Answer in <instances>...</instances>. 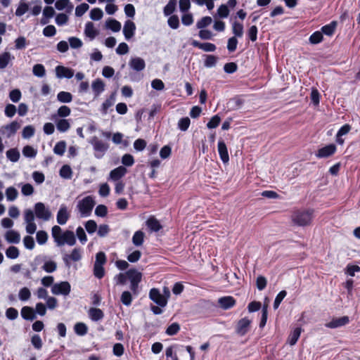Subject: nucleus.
I'll return each instance as SVG.
<instances>
[{
    "label": "nucleus",
    "mask_w": 360,
    "mask_h": 360,
    "mask_svg": "<svg viewBox=\"0 0 360 360\" xmlns=\"http://www.w3.org/2000/svg\"><path fill=\"white\" fill-rule=\"evenodd\" d=\"M6 157L10 161L16 162L20 158V152L17 148H11L6 151Z\"/></svg>",
    "instance_id": "38"
},
{
    "label": "nucleus",
    "mask_w": 360,
    "mask_h": 360,
    "mask_svg": "<svg viewBox=\"0 0 360 360\" xmlns=\"http://www.w3.org/2000/svg\"><path fill=\"white\" fill-rule=\"evenodd\" d=\"M55 14V11L51 6H46L43 11V18L41 20L42 25H46L49 22V19L51 18Z\"/></svg>",
    "instance_id": "30"
},
{
    "label": "nucleus",
    "mask_w": 360,
    "mask_h": 360,
    "mask_svg": "<svg viewBox=\"0 0 360 360\" xmlns=\"http://www.w3.org/2000/svg\"><path fill=\"white\" fill-rule=\"evenodd\" d=\"M5 238L9 243L18 244L20 240V233L14 230H9L5 233Z\"/></svg>",
    "instance_id": "23"
},
{
    "label": "nucleus",
    "mask_w": 360,
    "mask_h": 360,
    "mask_svg": "<svg viewBox=\"0 0 360 360\" xmlns=\"http://www.w3.org/2000/svg\"><path fill=\"white\" fill-rule=\"evenodd\" d=\"M59 174L61 177L68 179L72 177V171L69 165H65L60 168Z\"/></svg>",
    "instance_id": "46"
},
{
    "label": "nucleus",
    "mask_w": 360,
    "mask_h": 360,
    "mask_svg": "<svg viewBox=\"0 0 360 360\" xmlns=\"http://www.w3.org/2000/svg\"><path fill=\"white\" fill-rule=\"evenodd\" d=\"M149 297L160 307H164L167 304V298L162 295L157 288H152L150 290Z\"/></svg>",
    "instance_id": "10"
},
{
    "label": "nucleus",
    "mask_w": 360,
    "mask_h": 360,
    "mask_svg": "<svg viewBox=\"0 0 360 360\" xmlns=\"http://www.w3.org/2000/svg\"><path fill=\"white\" fill-rule=\"evenodd\" d=\"M302 329L301 327H297L290 333L288 338V342L291 346L295 345L297 343L302 333Z\"/></svg>",
    "instance_id": "28"
},
{
    "label": "nucleus",
    "mask_w": 360,
    "mask_h": 360,
    "mask_svg": "<svg viewBox=\"0 0 360 360\" xmlns=\"http://www.w3.org/2000/svg\"><path fill=\"white\" fill-rule=\"evenodd\" d=\"M120 300L126 306H129L132 302V296L130 292L124 291L121 295Z\"/></svg>",
    "instance_id": "54"
},
{
    "label": "nucleus",
    "mask_w": 360,
    "mask_h": 360,
    "mask_svg": "<svg viewBox=\"0 0 360 360\" xmlns=\"http://www.w3.org/2000/svg\"><path fill=\"white\" fill-rule=\"evenodd\" d=\"M24 220L26 223V231L29 234H33L37 230V225L34 223V212L30 209L24 211Z\"/></svg>",
    "instance_id": "5"
},
{
    "label": "nucleus",
    "mask_w": 360,
    "mask_h": 360,
    "mask_svg": "<svg viewBox=\"0 0 360 360\" xmlns=\"http://www.w3.org/2000/svg\"><path fill=\"white\" fill-rule=\"evenodd\" d=\"M28 10H29L28 4L25 1V0H20V1L19 2L18 6L15 11V15L17 16H22Z\"/></svg>",
    "instance_id": "40"
},
{
    "label": "nucleus",
    "mask_w": 360,
    "mask_h": 360,
    "mask_svg": "<svg viewBox=\"0 0 360 360\" xmlns=\"http://www.w3.org/2000/svg\"><path fill=\"white\" fill-rule=\"evenodd\" d=\"M82 259V250L79 248H74L70 254H65L63 260L66 266L70 267L71 262H78Z\"/></svg>",
    "instance_id": "9"
},
{
    "label": "nucleus",
    "mask_w": 360,
    "mask_h": 360,
    "mask_svg": "<svg viewBox=\"0 0 360 360\" xmlns=\"http://www.w3.org/2000/svg\"><path fill=\"white\" fill-rule=\"evenodd\" d=\"M220 307L226 310L233 307L236 304V300L232 296H224L219 299Z\"/></svg>",
    "instance_id": "18"
},
{
    "label": "nucleus",
    "mask_w": 360,
    "mask_h": 360,
    "mask_svg": "<svg viewBox=\"0 0 360 360\" xmlns=\"http://www.w3.org/2000/svg\"><path fill=\"white\" fill-rule=\"evenodd\" d=\"M57 98L61 103H70L72 101V95L70 92L60 91Z\"/></svg>",
    "instance_id": "43"
},
{
    "label": "nucleus",
    "mask_w": 360,
    "mask_h": 360,
    "mask_svg": "<svg viewBox=\"0 0 360 360\" xmlns=\"http://www.w3.org/2000/svg\"><path fill=\"white\" fill-rule=\"evenodd\" d=\"M146 224L151 231L155 232L159 231L162 228L160 221L155 217H150L147 220Z\"/></svg>",
    "instance_id": "31"
},
{
    "label": "nucleus",
    "mask_w": 360,
    "mask_h": 360,
    "mask_svg": "<svg viewBox=\"0 0 360 360\" xmlns=\"http://www.w3.org/2000/svg\"><path fill=\"white\" fill-rule=\"evenodd\" d=\"M221 122V118L218 115H214L207 124L209 129H214L219 126Z\"/></svg>",
    "instance_id": "64"
},
{
    "label": "nucleus",
    "mask_w": 360,
    "mask_h": 360,
    "mask_svg": "<svg viewBox=\"0 0 360 360\" xmlns=\"http://www.w3.org/2000/svg\"><path fill=\"white\" fill-rule=\"evenodd\" d=\"M212 18L210 16H205L202 18L200 20L197 22L196 27L198 29H203L208 25H210L212 22Z\"/></svg>",
    "instance_id": "53"
},
{
    "label": "nucleus",
    "mask_w": 360,
    "mask_h": 360,
    "mask_svg": "<svg viewBox=\"0 0 360 360\" xmlns=\"http://www.w3.org/2000/svg\"><path fill=\"white\" fill-rule=\"evenodd\" d=\"M17 112V108L13 104L8 103L6 105L4 114L7 117H13Z\"/></svg>",
    "instance_id": "55"
},
{
    "label": "nucleus",
    "mask_w": 360,
    "mask_h": 360,
    "mask_svg": "<svg viewBox=\"0 0 360 360\" xmlns=\"http://www.w3.org/2000/svg\"><path fill=\"white\" fill-rule=\"evenodd\" d=\"M95 204L93 197L89 195L78 202L77 208L82 216L88 217L91 214Z\"/></svg>",
    "instance_id": "3"
},
{
    "label": "nucleus",
    "mask_w": 360,
    "mask_h": 360,
    "mask_svg": "<svg viewBox=\"0 0 360 360\" xmlns=\"http://www.w3.org/2000/svg\"><path fill=\"white\" fill-rule=\"evenodd\" d=\"M89 8V6L86 3L78 5L75 8V15L77 17L82 16Z\"/></svg>",
    "instance_id": "59"
},
{
    "label": "nucleus",
    "mask_w": 360,
    "mask_h": 360,
    "mask_svg": "<svg viewBox=\"0 0 360 360\" xmlns=\"http://www.w3.org/2000/svg\"><path fill=\"white\" fill-rule=\"evenodd\" d=\"M18 195V192L15 188L13 186H10L7 188L6 190V196L7 198V200L8 201H13L15 200Z\"/></svg>",
    "instance_id": "44"
},
{
    "label": "nucleus",
    "mask_w": 360,
    "mask_h": 360,
    "mask_svg": "<svg viewBox=\"0 0 360 360\" xmlns=\"http://www.w3.org/2000/svg\"><path fill=\"white\" fill-rule=\"evenodd\" d=\"M22 154L27 158H34L37 155V150L30 146H25L22 148Z\"/></svg>",
    "instance_id": "61"
},
{
    "label": "nucleus",
    "mask_w": 360,
    "mask_h": 360,
    "mask_svg": "<svg viewBox=\"0 0 360 360\" xmlns=\"http://www.w3.org/2000/svg\"><path fill=\"white\" fill-rule=\"evenodd\" d=\"M33 74L39 77H42L46 74V70L43 65L41 64H36L33 67Z\"/></svg>",
    "instance_id": "50"
},
{
    "label": "nucleus",
    "mask_w": 360,
    "mask_h": 360,
    "mask_svg": "<svg viewBox=\"0 0 360 360\" xmlns=\"http://www.w3.org/2000/svg\"><path fill=\"white\" fill-rule=\"evenodd\" d=\"M129 65L131 69L137 72L141 71L146 68L144 60L139 57L132 58L129 61Z\"/></svg>",
    "instance_id": "19"
},
{
    "label": "nucleus",
    "mask_w": 360,
    "mask_h": 360,
    "mask_svg": "<svg viewBox=\"0 0 360 360\" xmlns=\"http://www.w3.org/2000/svg\"><path fill=\"white\" fill-rule=\"evenodd\" d=\"M48 238V233L45 231L41 230L37 232L36 239L38 244H45L47 242Z\"/></svg>",
    "instance_id": "48"
},
{
    "label": "nucleus",
    "mask_w": 360,
    "mask_h": 360,
    "mask_svg": "<svg viewBox=\"0 0 360 360\" xmlns=\"http://www.w3.org/2000/svg\"><path fill=\"white\" fill-rule=\"evenodd\" d=\"M126 274L129 279L130 282H138L140 283L142 279V274L138 271L135 269H130L127 272Z\"/></svg>",
    "instance_id": "27"
},
{
    "label": "nucleus",
    "mask_w": 360,
    "mask_h": 360,
    "mask_svg": "<svg viewBox=\"0 0 360 360\" xmlns=\"http://www.w3.org/2000/svg\"><path fill=\"white\" fill-rule=\"evenodd\" d=\"M176 4V0H169L168 4L164 8V13L165 15H171L175 10Z\"/></svg>",
    "instance_id": "58"
},
{
    "label": "nucleus",
    "mask_w": 360,
    "mask_h": 360,
    "mask_svg": "<svg viewBox=\"0 0 360 360\" xmlns=\"http://www.w3.org/2000/svg\"><path fill=\"white\" fill-rule=\"evenodd\" d=\"M19 255V250L15 246H10L6 250V255L9 259H16Z\"/></svg>",
    "instance_id": "45"
},
{
    "label": "nucleus",
    "mask_w": 360,
    "mask_h": 360,
    "mask_svg": "<svg viewBox=\"0 0 360 360\" xmlns=\"http://www.w3.org/2000/svg\"><path fill=\"white\" fill-rule=\"evenodd\" d=\"M31 342L36 349L39 350L41 349L43 343L41 338L39 335L34 334V335H32V337L31 338Z\"/></svg>",
    "instance_id": "62"
},
{
    "label": "nucleus",
    "mask_w": 360,
    "mask_h": 360,
    "mask_svg": "<svg viewBox=\"0 0 360 360\" xmlns=\"http://www.w3.org/2000/svg\"><path fill=\"white\" fill-rule=\"evenodd\" d=\"M91 144L93 146L94 150H95V157L96 158H101L104 153L108 149V144L104 143L103 141L98 139L96 136H94L92 139Z\"/></svg>",
    "instance_id": "6"
},
{
    "label": "nucleus",
    "mask_w": 360,
    "mask_h": 360,
    "mask_svg": "<svg viewBox=\"0 0 360 360\" xmlns=\"http://www.w3.org/2000/svg\"><path fill=\"white\" fill-rule=\"evenodd\" d=\"M106 27L112 32H119L121 29V23L115 19H108L106 21Z\"/></svg>",
    "instance_id": "34"
},
{
    "label": "nucleus",
    "mask_w": 360,
    "mask_h": 360,
    "mask_svg": "<svg viewBox=\"0 0 360 360\" xmlns=\"http://www.w3.org/2000/svg\"><path fill=\"white\" fill-rule=\"evenodd\" d=\"M71 290V285L68 281H61L53 285L51 292L54 295H68Z\"/></svg>",
    "instance_id": "7"
},
{
    "label": "nucleus",
    "mask_w": 360,
    "mask_h": 360,
    "mask_svg": "<svg viewBox=\"0 0 360 360\" xmlns=\"http://www.w3.org/2000/svg\"><path fill=\"white\" fill-rule=\"evenodd\" d=\"M338 22L335 20L330 22L329 24L323 25L321 27V32L327 36H332L336 30Z\"/></svg>",
    "instance_id": "29"
},
{
    "label": "nucleus",
    "mask_w": 360,
    "mask_h": 360,
    "mask_svg": "<svg viewBox=\"0 0 360 360\" xmlns=\"http://www.w3.org/2000/svg\"><path fill=\"white\" fill-rule=\"evenodd\" d=\"M232 32L236 37H242L243 35V25L242 23L235 21L232 24Z\"/></svg>",
    "instance_id": "37"
},
{
    "label": "nucleus",
    "mask_w": 360,
    "mask_h": 360,
    "mask_svg": "<svg viewBox=\"0 0 360 360\" xmlns=\"http://www.w3.org/2000/svg\"><path fill=\"white\" fill-rule=\"evenodd\" d=\"M217 147H218V153H219V157H220L221 161L224 163L228 162L229 161V155L228 149H227L225 142L221 139L219 140L218 141Z\"/></svg>",
    "instance_id": "16"
},
{
    "label": "nucleus",
    "mask_w": 360,
    "mask_h": 360,
    "mask_svg": "<svg viewBox=\"0 0 360 360\" xmlns=\"http://www.w3.org/2000/svg\"><path fill=\"white\" fill-rule=\"evenodd\" d=\"M336 150V146L334 143H330L319 148L316 153V156L318 158H327L333 155Z\"/></svg>",
    "instance_id": "11"
},
{
    "label": "nucleus",
    "mask_w": 360,
    "mask_h": 360,
    "mask_svg": "<svg viewBox=\"0 0 360 360\" xmlns=\"http://www.w3.org/2000/svg\"><path fill=\"white\" fill-rule=\"evenodd\" d=\"M191 45L194 47L198 48L207 52H213L216 50L217 47L215 44L210 42L200 43L198 41L193 40L191 42Z\"/></svg>",
    "instance_id": "20"
},
{
    "label": "nucleus",
    "mask_w": 360,
    "mask_h": 360,
    "mask_svg": "<svg viewBox=\"0 0 360 360\" xmlns=\"http://www.w3.org/2000/svg\"><path fill=\"white\" fill-rule=\"evenodd\" d=\"M179 330L180 325L178 323H173L167 328L165 333L172 336L177 334Z\"/></svg>",
    "instance_id": "47"
},
{
    "label": "nucleus",
    "mask_w": 360,
    "mask_h": 360,
    "mask_svg": "<svg viewBox=\"0 0 360 360\" xmlns=\"http://www.w3.org/2000/svg\"><path fill=\"white\" fill-rule=\"evenodd\" d=\"M349 323V318L347 316H343L339 318H333L332 320L326 324V326L329 328H336L345 326Z\"/></svg>",
    "instance_id": "13"
},
{
    "label": "nucleus",
    "mask_w": 360,
    "mask_h": 360,
    "mask_svg": "<svg viewBox=\"0 0 360 360\" xmlns=\"http://www.w3.org/2000/svg\"><path fill=\"white\" fill-rule=\"evenodd\" d=\"M66 148V142L65 141H60L55 145L53 152L58 155H63Z\"/></svg>",
    "instance_id": "41"
},
{
    "label": "nucleus",
    "mask_w": 360,
    "mask_h": 360,
    "mask_svg": "<svg viewBox=\"0 0 360 360\" xmlns=\"http://www.w3.org/2000/svg\"><path fill=\"white\" fill-rule=\"evenodd\" d=\"M56 124L57 129L60 132H65L70 128L69 121L65 119H60Z\"/></svg>",
    "instance_id": "35"
},
{
    "label": "nucleus",
    "mask_w": 360,
    "mask_h": 360,
    "mask_svg": "<svg viewBox=\"0 0 360 360\" xmlns=\"http://www.w3.org/2000/svg\"><path fill=\"white\" fill-rule=\"evenodd\" d=\"M91 87L95 96H98L105 90V83L98 78L92 82Z\"/></svg>",
    "instance_id": "24"
},
{
    "label": "nucleus",
    "mask_w": 360,
    "mask_h": 360,
    "mask_svg": "<svg viewBox=\"0 0 360 360\" xmlns=\"http://www.w3.org/2000/svg\"><path fill=\"white\" fill-rule=\"evenodd\" d=\"M217 62V57L214 55H206V58L204 61V65L206 68H212L216 65Z\"/></svg>",
    "instance_id": "52"
},
{
    "label": "nucleus",
    "mask_w": 360,
    "mask_h": 360,
    "mask_svg": "<svg viewBox=\"0 0 360 360\" xmlns=\"http://www.w3.org/2000/svg\"><path fill=\"white\" fill-rule=\"evenodd\" d=\"M34 214L37 219L49 221L51 217V212L43 202H39L34 206Z\"/></svg>",
    "instance_id": "4"
},
{
    "label": "nucleus",
    "mask_w": 360,
    "mask_h": 360,
    "mask_svg": "<svg viewBox=\"0 0 360 360\" xmlns=\"http://www.w3.org/2000/svg\"><path fill=\"white\" fill-rule=\"evenodd\" d=\"M145 233L139 230L136 231L132 237V243L135 246H141L144 241Z\"/></svg>",
    "instance_id": "33"
},
{
    "label": "nucleus",
    "mask_w": 360,
    "mask_h": 360,
    "mask_svg": "<svg viewBox=\"0 0 360 360\" xmlns=\"http://www.w3.org/2000/svg\"><path fill=\"white\" fill-rule=\"evenodd\" d=\"M86 231L89 234L94 233L97 229V224L94 220L90 219L84 224Z\"/></svg>",
    "instance_id": "63"
},
{
    "label": "nucleus",
    "mask_w": 360,
    "mask_h": 360,
    "mask_svg": "<svg viewBox=\"0 0 360 360\" xmlns=\"http://www.w3.org/2000/svg\"><path fill=\"white\" fill-rule=\"evenodd\" d=\"M84 34L87 37L94 39L98 34V31L95 29L92 22H87L85 25Z\"/></svg>",
    "instance_id": "25"
},
{
    "label": "nucleus",
    "mask_w": 360,
    "mask_h": 360,
    "mask_svg": "<svg viewBox=\"0 0 360 360\" xmlns=\"http://www.w3.org/2000/svg\"><path fill=\"white\" fill-rule=\"evenodd\" d=\"M103 15V11L99 8H94L90 12V18L93 20H99Z\"/></svg>",
    "instance_id": "56"
},
{
    "label": "nucleus",
    "mask_w": 360,
    "mask_h": 360,
    "mask_svg": "<svg viewBox=\"0 0 360 360\" xmlns=\"http://www.w3.org/2000/svg\"><path fill=\"white\" fill-rule=\"evenodd\" d=\"M41 269L47 273H53L57 269V264L56 262L49 260L44 262Z\"/></svg>",
    "instance_id": "42"
},
{
    "label": "nucleus",
    "mask_w": 360,
    "mask_h": 360,
    "mask_svg": "<svg viewBox=\"0 0 360 360\" xmlns=\"http://www.w3.org/2000/svg\"><path fill=\"white\" fill-rule=\"evenodd\" d=\"M252 321L248 317L238 320L236 325L235 331L240 336H244L250 330Z\"/></svg>",
    "instance_id": "8"
},
{
    "label": "nucleus",
    "mask_w": 360,
    "mask_h": 360,
    "mask_svg": "<svg viewBox=\"0 0 360 360\" xmlns=\"http://www.w3.org/2000/svg\"><path fill=\"white\" fill-rule=\"evenodd\" d=\"M56 74L58 78L70 79L74 76V70L63 65H58L56 68Z\"/></svg>",
    "instance_id": "15"
},
{
    "label": "nucleus",
    "mask_w": 360,
    "mask_h": 360,
    "mask_svg": "<svg viewBox=\"0 0 360 360\" xmlns=\"http://www.w3.org/2000/svg\"><path fill=\"white\" fill-rule=\"evenodd\" d=\"M94 275L98 279H101L105 276V269L103 265L94 264Z\"/></svg>",
    "instance_id": "51"
},
{
    "label": "nucleus",
    "mask_w": 360,
    "mask_h": 360,
    "mask_svg": "<svg viewBox=\"0 0 360 360\" xmlns=\"http://www.w3.org/2000/svg\"><path fill=\"white\" fill-rule=\"evenodd\" d=\"M21 316L25 320L33 321L36 318L35 311L32 307L28 306L22 308Z\"/></svg>",
    "instance_id": "26"
},
{
    "label": "nucleus",
    "mask_w": 360,
    "mask_h": 360,
    "mask_svg": "<svg viewBox=\"0 0 360 360\" xmlns=\"http://www.w3.org/2000/svg\"><path fill=\"white\" fill-rule=\"evenodd\" d=\"M314 210L313 209H302L295 210L292 214V222L300 226L309 225L314 218Z\"/></svg>",
    "instance_id": "2"
},
{
    "label": "nucleus",
    "mask_w": 360,
    "mask_h": 360,
    "mask_svg": "<svg viewBox=\"0 0 360 360\" xmlns=\"http://www.w3.org/2000/svg\"><path fill=\"white\" fill-rule=\"evenodd\" d=\"M70 213L68 211V208L65 205H62L59 210L58 211L56 220L58 224L60 225H64L70 219Z\"/></svg>",
    "instance_id": "14"
},
{
    "label": "nucleus",
    "mask_w": 360,
    "mask_h": 360,
    "mask_svg": "<svg viewBox=\"0 0 360 360\" xmlns=\"http://www.w3.org/2000/svg\"><path fill=\"white\" fill-rule=\"evenodd\" d=\"M74 330L77 335L83 336L87 333L88 327L85 323L82 322H78L75 325Z\"/></svg>",
    "instance_id": "36"
},
{
    "label": "nucleus",
    "mask_w": 360,
    "mask_h": 360,
    "mask_svg": "<svg viewBox=\"0 0 360 360\" xmlns=\"http://www.w3.org/2000/svg\"><path fill=\"white\" fill-rule=\"evenodd\" d=\"M190 124H191V120H190L189 117H182L178 122V127L181 131H186L188 129Z\"/></svg>",
    "instance_id": "49"
},
{
    "label": "nucleus",
    "mask_w": 360,
    "mask_h": 360,
    "mask_svg": "<svg viewBox=\"0 0 360 360\" xmlns=\"http://www.w3.org/2000/svg\"><path fill=\"white\" fill-rule=\"evenodd\" d=\"M136 25L134 22L131 20H127L124 25L123 34L126 39H130L135 33Z\"/></svg>",
    "instance_id": "17"
},
{
    "label": "nucleus",
    "mask_w": 360,
    "mask_h": 360,
    "mask_svg": "<svg viewBox=\"0 0 360 360\" xmlns=\"http://www.w3.org/2000/svg\"><path fill=\"white\" fill-rule=\"evenodd\" d=\"M14 59V56H12L9 52H4L0 55V69H4L7 67L9 62Z\"/></svg>",
    "instance_id": "32"
},
{
    "label": "nucleus",
    "mask_w": 360,
    "mask_h": 360,
    "mask_svg": "<svg viewBox=\"0 0 360 360\" xmlns=\"http://www.w3.org/2000/svg\"><path fill=\"white\" fill-rule=\"evenodd\" d=\"M323 39V36L321 32L316 31L311 34L309 41L311 44H317L321 43Z\"/></svg>",
    "instance_id": "39"
},
{
    "label": "nucleus",
    "mask_w": 360,
    "mask_h": 360,
    "mask_svg": "<svg viewBox=\"0 0 360 360\" xmlns=\"http://www.w3.org/2000/svg\"><path fill=\"white\" fill-rule=\"evenodd\" d=\"M258 29L256 25H252L248 30V37L250 41L255 42L257 39Z\"/></svg>",
    "instance_id": "57"
},
{
    "label": "nucleus",
    "mask_w": 360,
    "mask_h": 360,
    "mask_svg": "<svg viewBox=\"0 0 360 360\" xmlns=\"http://www.w3.org/2000/svg\"><path fill=\"white\" fill-rule=\"evenodd\" d=\"M20 128V123L18 121L14 120L11 123L3 126L1 131L7 138H10L13 136Z\"/></svg>",
    "instance_id": "12"
},
{
    "label": "nucleus",
    "mask_w": 360,
    "mask_h": 360,
    "mask_svg": "<svg viewBox=\"0 0 360 360\" xmlns=\"http://www.w3.org/2000/svg\"><path fill=\"white\" fill-rule=\"evenodd\" d=\"M127 172V169L124 166H120L111 170L110 172V178L113 181H118L123 177Z\"/></svg>",
    "instance_id": "21"
},
{
    "label": "nucleus",
    "mask_w": 360,
    "mask_h": 360,
    "mask_svg": "<svg viewBox=\"0 0 360 360\" xmlns=\"http://www.w3.org/2000/svg\"><path fill=\"white\" fill-rule=\"evenodd\" d=\"M34 127L32 125H27L23 128L22 136L24 139H29L34 134Z\"/></svg>",
    "instance_id": "60"
},
{
    "label": "nucleus",
    "mask_w": 360,
    "mask_h": 360,
    "mask_svg": "<svg viewBox=\"0 0 360 360\" xmlns=\"http://www.w3.org/2000/svg\"><path fill=\"white\" fill-rule=\"evenodd\" d=\"M51 235L58 246H62L65 244L72 246L76 243V238L74 232L66 230L62 233V229L58 225H55L52 227Z\"/></svg>",
    "instance_id": "1"
},
{
    "label": "nucleus",
    "mask_w": 360,
    "mask_h": 360,
    "mask_svg": "<svg viewBox=\"0 0 360 360\" xmlns=\"http://www.w3.org/2000/svg\"><path fill=\"white\" fill-rule=\"evenodd\" d=\"M88 314L91 320L93 321H98L104 317L103 311L101 309L96 307L90 308L88 311Z\"/></svg>",
    "instance_id": "22"
}]
</instances>
